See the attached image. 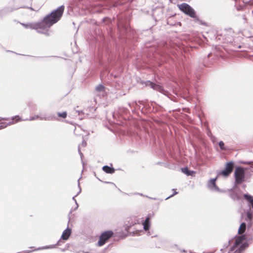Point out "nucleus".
Listing matches in <instances>:
<instances>
[{
  "label": "nucleus",
  "mask_w": 253,
  "mask_h": 253,
  "mask_svg": "<svg viewBox=\"0 0 253 253\" xmlns=\"http://www.w3.org/2000/svg\"><path fill=\"white\" fill-rule=\"evenodd\" d=\"M235 183L241 184L244 181L245 178V172L243 168L238 167L236 168L234 172Z\"/></svg>",
  "instance_id": "7ed1b4c3"
},
{
  "label": "nucleus",
  "mask_w": 253,
  "mask_h": 253,
  "mask_svg": "<svg viewBox=\"0 0 253 253\" xmlns=\"http://www.w3.org/2000/svg\"><path fill=\"white\" fill-rule=\"evenodd\" d=\"M2 120H8V119H4V118H0V121H1Z\"/></svg>",
  "instance_id": "412c9836"
},
{
  "label": "nucleus",
  "mask_w": 253,
  "mask_h": 253,
  "mask_svg": "<svg viewBox=\"0 0 253 253\" xmlns=\"http://www.w3.org/2000/svg\"><path fill=\"white\" fill-rule=\"evenodd\" d=\"M234 167V163L233 162L227 163L225 166V169L222 170L219 175H221L224 177L228 176L232 172Z\"/></svg>",
  "instance_id": "423d86ee"
},
{
  "label": "nucleus",
  "mask_w": 253,
  "mask_h": 253,
  "mask_svg": "<svg viewBox=\"0 0 253 253\" xmlns=\"http://www.w3.org/2000/svg\"><path fill=\"white\" fill-rule=\"evenodd\" d=\"M105 86L102 84H99L95 88V90L98 92L105 91Z\"/></svg>",
  "instance_id": "dca6fc26"
},
{
  "label": "nucleus",
  "mask_w": 253,
  "mask_h": 253,
  "mask_svg": "<svg viewBox=\"0 0 253 253\" xmlns=\"http://www.w3.org/2000/svg\"><path fill=\"white\" fill-rule=\"evenodd\" d=\"M113 235L114 233L112 231H107L103 232L100 236L98 245L99 246L104 245Z\"/></svg>",
  "instance_id": "39448f33"
},
{
  "label": "nucleus",
  "mask_w": 253,
  "mask_h": 253,
  "mask_svg": "<svg viewBox=\"0 0 253 253\" xmlns=\"http://www.w3.org/2000/svg\"><path fill=\"white\" fill-rule=\"evenodd\" d=\"M253 215L252 212L248 211L247 213V218L245 219L246 221L249 220L251 222L253 219Z\"/></svg>",
  "instance_id": "2eb2a0df"
},
{
  "label": "nucleus",
  "mask_w": 253,
  "mask_h": 253,
  "mask_svg": "<svg viewBox=\"0 0 253 253\" xmlns=\"http://www.w3.org/2000/svg\"><path fill=\"white\" fill-rule=\"evenodd\" d=\"M245 240V235L235 237L234 244L231 247L228 253H241L243 252L248 247V243H242Z\"/></svg>",
  "instance_id": "f03ea898"
},
{
  "label": "nucleus",
  "mask_w": 253,
  "mask_h": 253,
  "mask_svg": "<svg viewBox=\"0 0 253 253\" xmlns=\"http://www.w3.org/2000/svg\"><path fill=\"white\" fill-rule=\"evenodd\" d=\"M216 178L211 179L210 180V183L214 186L215 185V181Z\"/></svg>",
  "instance_id": "6ab92c4d"
},
{
  "label": "nucleus",
  "mask_w": 253,
  "mask_h": 253,
  "mask_svg": "<svg viewBox=\"0 0 253 253\" xmlns=\"http://www.w3.org/2000/svg\"><path fill=\"white\" fill-rule=\"evenodd\" d=\"M57 116L58 117H60V118H63V119H65L67 116V113L66 112H63L62 113L58 112L57 113Z\"/></svg>",
  "instance_id": "f3484780"
},
{
  "label": "nucleus",
  "mask_w": 253,
  "mask_h": 253,
  "mask_svg": "<svg viewBox=\"0 0 253 253\" xmlns=\"http://www.w3.org/2000/svg\"><path fill=\"white\" fill-rule=\"evenodd\" d=\"M150 225V218L147 217L145 221L143 223V228L145 231H147L149 229Z\"/></svg>",
  "instance_id": "1a4fd4ad"
},
{
  "label": "nucleus",
  "mask_w": 253,
  "mask_h": 253,
  "mask_svg": "<svg viewBox=\"0 0 253 253\" xmlns=\"http://www.w3.org/2000/svg\"><path fill=\"white\" fill-rule=\"evenodd\" d=\"M219 146L221 150H225V148L224 147V143L223 141H220L219 142Z\"/></svg>",
  "instance_id": "a211bd4d"
},
{
  "label": "nucleus",
  "mask_w": 253,
  "mask_h": 253,
  "mask_svg": "<svg viewBox=\"0 0 253 253\" xmlns=\"http://www.w3.org/2000/svg\"><path fill=\"white\" fill-rule=\"evenodd\" d=\"M22 119L19 116H16L13 117L12 119V121L9 123L10 125L14 124V123H17L18 122L21 121Z\"/></svg>",
  "instance_id": "ddd939ff"
},
{
  "label": "nucleus",
  "mask_w": 253,
  "mask_h": 253,
  "mask_svg": "<svg viewBox=\"0 0 253 253\" xmlns=\"http://www.w3.org/2000/svg\"><path fill=\"white\" fill-rule=\"evenodd\" d=\"M173 191H174V193H173V194H172L171 196H169V197H168V198H167V199H168V198H169L170 197H171L173 196L174 195H176V194L177 193V192H176V191H175V189H173Z\"/></svg>",
  "instance_id": "aec40b11"
},
{
  "label": "nucleus",
  "mask_w": 253,
  "mask_h": 253,
  "mask_svg": "<svg viewBox=\"0 0 253 253\" xmlns=\"http://www.w3.org/2000/svg\"><path fill=\"white\" fill-rule=\"evenodd\" d=\"M246 229V223L244 222L242 223L239 227V229H238V234L242 235L245 232Z\"/></svg>",
  "instance_id": "9b49d317"
},
{
  "label": "nucleus",
  "mask_w": 253,
  "mask_h": 253,
  "mask_svg": "<svg viewBox=\"0 0 253 253\" xmlns=\"http://www.w3.org/2000/svg\"><path fill=\"white\" fill-rule=\"evenodd\" d=\"M231 197L234 200H239L241 199V197L238 194L237 192L235 191L233 192L231 194Z\"/></svg>",
  "instance_id": "4468645a"
},
{
  "label": "nucleus",
  "mask_w": 253,
  "mask_h": 253,
  "mask_svg": "<svg viewBox=\"0 0 253 253\" xmlns=\"http://www.w3.org/2000/svg\"><path fill=\"white\" fill-rule=\"evenodd\" d=\"M104 171L107 173H113L115 172V169L113 168L110 167L108 166H105L102 168Z\"/></svg>",
  "instance_id": "9d476101"
},
{
  "label": "nucleus",
  "mask_w": 253,
  "mask_h": 253,
  "mask_svg": "<svg viewBox=\"0 0 253 253\" xmlns=\"http://www.w3.org/2000/svg\"><path fill=\"white\" fill-rule=\"evenodd\" d=\"M179 9L186 15L192 18L196 17V13L193 8H192L189 4L186 3H183L178 5Z\"/></svg>",
  "instance_id": "20e7f679"
},
{
  "label": "nucleus",
  "mask_w": 253,
  "mask_h": 253,
  "mask_svg": "<svg viewBox=\"0 0 253 253\" xmlns=\"http://www.w3.org/2000/svg\"><path fill=\"white\" fill-rule=\"evenodd\" d=\"M64 10V6H61L56 10L53 11L50 14L46 15L40 22L29 24H22L25 28H29L36 30L38 33L49 36V29L53 24L57 23L62 17Z\"/></svg>",
  "instance_id": "f257e3e1"
},
{
  "label": "nucleus",
  "mask_w": 253,
  "mask_h": 253,
  "mask_svg": "<svg viewBox=\"0 0 253 253\" xmlns=\"http://www.w3.org/2000/svg\"><path fill=\"white\" fill-rule=\"evenodd\" d=\"M146 85L147 86H149L152 88L156 90L159 91L160 92H161L163 90V88L161 85H160L159 84H156L150 81H148L146 83Z\"/></svg>",
  "instance_id": "0eeeda50"
},
{
  "label": "nucleus",
  "mask_w": 253,
  "mask_h": 253,
  "mask_svg": "<svg viewBox=\"0 0 253 253\" xmlns=\"http://www.w3.org/2000/svg\"><path fill=\"white\" fill-rule=\"evenodd\" d=\"M71 234V229L67 228L65 230H64V232H63L62 236H61V238L63 240H67L69 238Z\"/></svg>",
  "instance_id": "6e6552de"
},
{
  "label": "nucleus",
  "mask_w": 253,
  "mask_h": 253,
  "mask_svg": "<svg viewBox=\"0 0 253 253\" xmlns=\"http://www.w3.org/2000/svg\"><path fill=\"white\" fill-rule=\"evenodd\" d=\"M181 170L187 175H192L194 173L193 171H190L188 168H182Z\"/></svg>",
  "instance_id": "f8f14e48"
}]
</instances>
